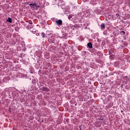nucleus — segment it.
Instances as JSON below:
<instances>
[{"mask_svg":"<svg viewBox=\"0 0 130 130\" xmlns=\"http://www.w3.org/2000/svg\"><path fill=\"white\" fill-rule=\"evenodd\" d=\"M31 9H35V6H36V3H34L33 4H28Z\"/></svg>","mask_w":130,"mask_h":130,"instance_id":"nucleus-2","label":"nucleus"},{"mask_svg":"<svg viewBox=\"0 0 130 130\" xmlns=\"http://www.w3.org/2000/svg\"><path fill=\"white\" fill-rule=\"evenodd\" d=\"M29 24H30V25H32V24H33V22L32 21V20H29L28 22Z\"/></svg>","mask_w":130,"mask_h":130,"instance_id":"nucleus-11","label":"nucleus"},{"mask_svg":"<svg viewBox=\"0 0 130 130\" xmlns=\"http://www.w3.org/2000/svg\"><path fill=\"white\" fill-rule=\"evenodd\" d=\"M120 34H121V35H124V34H125V31H121L120 32Z\"/></svg>","mask_w":130,"mask_h":130,"instance_id":"nucleus-10","label":"nucleus"},{"mask_svg":"<svg viewBox=\"0 0 130 130\" xmlns=\"http://www.w3.org/2000/svg\"><path fill=\"white\" fill-rule=\"evenodd\" d=\"M27 29L29 30V29L33 28V25H32V24H30V25L27 26Z\"/></svg>","mask_w":130,"mask_h":130,"instance_id":"nucleus-8","label":"nucleus"},{"mask_svg":"<svg viewBox=\"0 0 130 130\" xmlns=\"http://www.w3.org/2000/svg\"><path fill=\"white\" fill-rule=\"evenodd\" d=\"M87 46L89 48H93V44H92V43H88L87 44Z\"/></svg>","mask_w":130,"mask_h":130,"instance_id":"nucleus-4","label":"nucleus"},{"mask_svg":"<svg viewBox=\"0 0 130 130\" xmlns=\"http://www.w3.org/2000/svg\"><path fill=\"white\" fill-rule=\"evenodd\" d=\"M42 90L45 92H49L50 90L47 87H43Z\"/></svg>","mask_w":130,"mask_h":130,"instance_id":"nucleus-3","label":"nucleus"},{"mask_svg":"<svg viewBox=\"0 0 130 130\" xmlns=\"http://www.w3.org/2000/svg\"><path fill=\"white\" fill-rule=\"evenodd\" d=\"M101 28H102V29H105V23H102L101 24Z\"/></svg>","mask_w":130,"mask_h":130,"instance_id":"nucleus-7","label":"nucleus"},{"mask_svg":"<svg viewBox=\"0 0 130 130\" xmlns=\"http://www.w3.org/2000/svg\"><path fill=\"white\" fill-rule=\"evenodd\" d=\"M121 112H122V111H121Z\"/></svg>","mask_w":130,"mask_h":130,"instance_id":"nucleus-16","label":"nucleus"},{"mask_svg":"<svg viewBox=\"0 0 130 130\" xmlns=\"http://www.w3.org/2000/svg\"><path fill=\"white\" fill-rule=\"evenodd\" d=\"M36 8H35L36 10H38V8H41V5H37V3H36V6H35Z\"/></svg>","mask_w":130,"mask_h":130,"instance_id":"nucleus-5","label":"nucleus"},{"mask_svg":"<svg viewBox=\"0 0 130 130\" xmlns=\"http://www.w3.org/2000/svg\"><path fill=\"white\" fill-rule=\"evenodd\" d=\"M41 36L43 37V38H45V34H44V32H42Z\"/></svg>","mask_w":130,"mask_h":130,"instance_id":"nucleus-9","label":"nucleus"},{"mask_svg":"<svg viewBox=\"0 0 130 130\" xmlns=\"http://www.w3.org/2000/svg\"><path fill=\"white\" fill-rule=\"evenodd\" d=\"M79 128H80V129H81V125L79 126Z\"/></svg>","mask_w":130,"mask_h":130,"instance_id":"nucleus-15","label":"nucleus"},{"mask_svg":"<svg viewBox=\"0 0 130 130\" xmlns=\"http://www.w3.org/2000/svg\"><path fill=\"white\" fill-rule=\"evenodd\" d=\"M72 15H69V16H68V19H69V20H71V19H72Z\"/></svg>","mask_w":130,"mask_h":130,"instance_id":"nucleus-12","label":"nucleus"},{"mask_svg":"<svg viewBox=\"0 0 130 130\" xmlns=\"http://www.w3.org/2000/svg\"><path fill=\"white\" fill-rule=\"evenodd\" d=\"M57 26H62V20L61 19H58L55 21Z\"/></svg>","mask_w":130,"mask_h":130,"instance_id":"nucleus-1","label":"nucleus"},{"mask_svg":"<svg viewBox=\"0 0 130 130\" xmlns=\"http://www.w3.org/2000/svg\"><path fill=\"white\" fill-rule=\"evenodd\" d=\"M109 54L110 56H112V55H111V54H112V53H111L110 51H109Z\"/></svg>","mask_w":130,"mask_h":130,"instance_id":"nucleus-13","label":"nucleus"},{"mask_svg":"<svg viewBox=\"0 0 130 130\" xmlns=\"http://www.w3.org/2000/svg\"><path fill=\"white\" fill-rule=\"evenodd\" d=\"M116 16L117 18H118V17H119V14H116Z\"/></svg>","mask_w":130,"mask_h":130,"instance_id":"nucleus-14","label":"nucleus"},{"mask_svg":"<svg viewBox=\"0 0 130 130\" xmlns=\"http://www.w3.org/2000/svg\"><path fill=\"white\" fill-rule=\"evenodd\" d=\"M7 22H9V23H12V22H13V20L11 17H8V19L7 20Z\"/></svg>","mask_w":130,"mask_h":130,"instance_id":"nucleus-6","label":"nucleus"}]
</instances>
